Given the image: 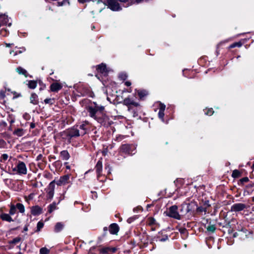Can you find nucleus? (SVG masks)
I'll return each mask as SVG.
<instances>
[{"instance_id": "f257e3e1", "label": "nucleus", "mask_w": 254, "mask_h": 254, "mask_svg": "<svg viewBox=\"0 0 254 254\" xmlns=\"http://www.w3.org/2000/svg\"><path fill=\"white\" fill-rule=\"evenodd\" d=\"M88 111L89 113L90 116L95 119L101 125L104 126L109 125L108 117L106 116H103V118H101L100 116L98 115V109H96L95 107H89L88 109Z\"/></svg>"}, {"instance_id": "f03ea898", "label": "nucleus", "mask_w": 254, "mask_h": 254, "mask_svg": "<svg viewBox=\"0 0 254 254\" xmlns=\"http://www.w3.org/2000/svg\"><path fill=\"white\" fill-rule=\"evenodd\" d=\"M166 213V215L170 217H172L178 220L182 219L181 215H180L178 212V207L177 205H175L171 206Z\"/></svg>"}, {"instance_id": "7ed1b4c3", "label": "nucleus", "mask_w": 254, "mask_h": 254, "mask_svg": "<svg viewBox=\"0 0 254 254\" xmlns=\"http://www.w3.org/2000/svg\"><path fill=\"white\" fill-rule=\"evenodd\" d=\"M19 175H25L27 174V170L25 164L22 161H19L16 167L13 169Z\"/></svg>"}, {"instance_id": "20e7f679", "label": "nucleus", "mask_w": 254, "mask_h": 254, "mask_svg": "<svg viewBox=\"0 0 254 254\" xmlns=\"http://www.w3.org/2000/svg\"><path fill=\"white\" fill-rule=\"evenodd\" d=\"M121 2H126L127 0H119ZM107 2L109 8L112 10H119L121 7L117 0H107Z\"/></svg>"}, {"instance_id": "39448f33", "label": "nucleus", "mask_w": 254, "mask_h": 254, "mask_svg": "<svg viewBox=\"0 0 254 254\" xmlns=\"http://www.w3.org/2000/svg\"><path fill=\"white\" fill-rule=\"evenodd\" d=\"M67 136L69 138L76 137L79 136H81L79 133V131L75 127H74L71 128H69L67 131Z\"/></svg>"}, {"instance_id": "423d86ee", "label": "nucleus", "mask_w": 254, "mask_h": 254, "mask_svg": "<svg viewBox=\"0 0 254 254\" xmlns=\"http://www.w3.org/2000/svg\"><path fill=\"white\" fill-rule=\"evenodd\" d=\"M181 208L180 210L181 213V217L185 216L191 210L190 204V203H183L181 205Z\"/></svg>"}, {"instance_id": "0eeeda50", "label": "nucleus", "mask_w": 254, "mask_h": 254, "mask_svg": "<svg viewBox=\"0 0 254 254\" xmlns=\"http://www.w3.org/2000/svg\"><path fill=\"white\" fill-rule=\"evenodd\" d=\"M247 208V205L242 203H235L231 207V211L235 212H239Z\"/></svg>"}, {"instance_id": "6e6552de", "label": "nucleus", "mask_w": 254, "mask_h": 254, "mask_svg": "<svg viewBox=\"0 0 254 254\" xmlns=\"http://www.w3.org/2000/svg\"><path fill=\"white\" fill-rule=\"evenodd\" d=\"M31 213L34 216L39 215L43 213V209L38 205L30 207Z\"/></svg>"}, {"instance_id": "1a4fd4ad", "label": "nucleus", "mask_w": 254, "mask_h": 254, "mask_svg": "<svg viewBox=\"0 0 254 254\" xmlns=\"http://www.w3.org/2000/svg\"><path fill=\"white\" fill-rule=\"evenodd\" d=\"M87 124L86 123H84L75 127L77 128V129L79 131V133H80L81 136L84 135L87 132Z\"/></svg>"}, {"instance_id": "9d476101", "label": "nucleus", "mask_w": 254, "mask_h": 254, "mask_svg": "<svg viewBox=\"0 0 254 254\" xmlns=\"http://www.w3.org/2000/svg\"><path fill=\"white\" fill-rule=\"evenodd\" d=\"M69 177L70 176L69 175H66L61 177L60 180L57 182V185L61 186L67 183L69 179Z\"/></svg>"}, {"instance_id": "9b49d317", "label": "nucleus", "mask_w": 254, "mask_h": 254, "mask_svg": "<svg viewBox=\"0 0 254 254\" xmlns=\"http://www.w3.org/2000/svg\"><path fill=\"white\" fill-rule=\"evenodd\" d=\"M62 87V85L58 82H54L50 86L51 90L53 92H58L61 89Z\"/></svg>"}, {"instance_id": "f8f14e48", "label": "nucleus", "mask_w": 254, "mask_h": 254, "mask_svg": "<svg viewBox=\"0 0 254 254\" xmlns=\"http://www.w3.org/2000/svg\"><path fill=\"white\" fill-rule=\"evenodd\" d=\"M95 170L98 178L101 175L102 171V162L101 159L99 160L95 166Z\"/></svg>"}, {"instance_id": "ddd939ff", "label": "nucleus", "mask_w": 254, "mask_h": 254, "mask_svg": "<svg viewBox=\"0 0 254 254\" xmlns=\"http://www.w3.org/2000/svg\"><path fill=\"white\" fill-rule=\"evenodd\" d=\"M166 108V106L160 103L159 104V111L158 113V117L160 119H162V120L163 121L164 119L163 117L164 116V111Z\"/></svg>"}, {"instance_id": "4468645a", "label": "nucleus", "mask_w": 254, "mask_h": 254, "mask_svg": "<svg viewBox=\"0 0 254 254\" xmlns=\"http://www.w3.org/2000/svg\"><path fill=\"white\" fill-rule=\"evenodd\" d=\"M0 218L3 220L8 222H13V220L11 217V215L7 213H1L0 215Z\"/></svg>"}, {"instance_id": "2eb2a0df", "label": "nucleus", "mask_w": 254, "mask_h": 254, "mask_svg": "<svg viewBox=\"0 0 254 254\" xmlns=\"http://www.w3.org/2000/svg\"><path fill=\"white\" fill-rule=\"evenodd\" d=\"M119 230L118 225L116 223L112 224L109 227V231L112 234H116Z\"/></svg>"}, {"instance_id": "dca6fc26", "label": "nucleus", "mask_w": 254, "mask_h": 254, "mask_svg": "<svg viewBox=\"0 0 254 254\" xmlns=\"http://www.w3.org/2000/svg\"><path fill=\"white\" fill-rule=\"evenodd\" d=\"M30 103L33 105H37L39 103V99L38 95L35 93H32L30 97Z\"/></svg>"}, {"instance_id": "f3484780", "label": "nucleus", "mask_w": 254, "mask_h": 254, "mask_svg": "<svg viewBox=\"0 0 254 254\" xmlns=\"http://www.w3.org/2000/svg\"><path fill=\"white\" fill-rule=\"evenodd\" d=\"M97 69L98 72L106 75L107 73L106 66L104 64H101L97 66Z\"/></svg>"}, {"instance_id": "a211bd4d", "label": "nucleus", "mask_w": 254, "mask_h": 254, "mask_svg": "<svg viewBox=\"0 0 254 254\" xmlns=\"http://www.w3.org/2000/svg\"><path fill=\"white\" fill-rule=\"evenodd\" d=\"M124 104L127 106L133 105L135 107H137L139 105L138 103L128 98H126L124 100Z\"/></svg>"}, {"instance_id": "6ab92c4d", "label": "nucleus", "mask_w": 254, "mask_h": 254, "mask_svg": "<svg viewBox=\"0 0 254 254\" xmlns=\"http://www.w3.org/2000/svg\"><path fill=\"white\" fill-rule=\"evenodd\" d=\"M132 146L129 144H124L121 147V150L122 152L131 154L130 149Z\"/></svg>"}, {"instance_id": "aec40b11", "label": "nucleus", "mask_w": 254, "mask_h": 254, "mask_svg": "<svg viewBox=\"0 0 254 254\" xmlns=\"http://www.w3.org/2000/svg\"><path fill=\"white\" fill-rule=\"evenodd\" d=\"M60 156L64 160H67L70 157V155L67 150H63L60 153Z\"/></svg>"}, {"instance_id": "412c9836", "label": "nucleus", "mask_w": 254, "mask_h": 254, "mask_svg": "<svg viewBox=\"0 0 254 254\" xmlns=\"http://www.w3.org/2000/svg\"><path fill=\"white\" fill-rule=\"evenodd\" d=\"M64 227V223L62 222H58L55 226L54 231L56 233H58L62 231Z\"/></svg>"}, {"instance_id": "4be33fe9", "label": "nucleus", "mask_w": 254, "mask_h": 254, "mask_svg": "<svg viewBox=\"0 0 254 254\" xmlns=\"http://www.w3.org/2000/svg\"><path fill=\"white\" fill-rule=\"evenodd\" d=\"M24 134V131L22 128H17L13 132V134L17 136H21Z\"/></svg>"}, {"instance_id": "5701e85b", "label": "nucleus", "mask_w": 254, "mask_h": 254, "mask_svg": "<svg viewBox=\"0 0 254 254\" xmlns=\"http://www.w3.org/2000/svg\"><path fill=\"white\" fill-rule=\"evenodd\" d=\"M57 209V203L55 202H53L48 206V212L51 213L53 211Z\"/></svg>"}, {"instance_id": "b1692460", "label": "nucleus", "mask_w": 254, "mask_h": 254, "mask_svg": "<svg viewBox=\"0 0 254 254\" xmlns=\"http://www.w3.org/2000/svg\"><path fill=\"white\" fill-rule=\"evenodd\" d=\"M37 84V81L35 80H30L28 81L27 85L29 88L34 89L36 87Z\"/></svg>"}, {"instance_id": "393cba45", "label": "nucleus", "mask_w": 254, "mask_h": 254, "mask_svg": "<svg viewBox=\"0 0 254 254\" xmlns=\"http://www.w3.org/2000/svg\"><path fill=\"white\" fill-rule=\"evenodd\" d=\"M16 71L19 74L27 76V71L22 67L19 66L16 69Z\"/></svg>"}, {"instance_id": "a878e982", "label": "nucleus", "mask_w": 254, "mask_h": 254, "mask_svg": "<svg viewBox=\"0 0 254 254\" xmlns=\"http://www.w3.org/2000/svg\"><path fill=\"white\" fill-rule=\"evenodd\" d=\"M15 206L19 212L23 213L25 212V207L22 203H18L16 204Z\"/></svg>"}, {"instance_id": "bb28decb", "label": "nucleus", "mask_w": 254, "mask_h": 254, "mask_svg": "<svg viewBox=\"0 0 254 254\" xmlns=\"http://www.w3.org/2000/svg\"><path fill=\"white\" fill-rule=\"evenodd\" d=\"M16 212V208L15 205L14 204H11L10 205V210L9 211V213L11 215H13Z\"/></svg>"}, {"instance_id": "cd10ccee", "label": "nucleus", "mask_w": 254, "mask_h": 254, "mask_svg": "<svg viewBox=\"0 0 254 254\" xmlns=\"http://www.w3.org/2000/svg\"><path fill=\"white\" fill-rule=\"evenodd\" d=\"M95 108L98 109V115L99 116H100V115H102L101 118H103V116H105L103 114V111L104 109V107L103 106H95Z\"/></svg>"}, {"instance_id": "c85d7f7f", "label": "nucleus", "mask_w": 254, "mask_h": 254, "mask_svg": "<svg viewBox=\"0 0 254 254\" xmlns=\"http://www.w3.org/2000/svg\"><path fill=\"white\" fill-rule=\"evenodd\" d=\"M111 251V248L109 247H106L101 249L100 252L103 254H108Z\"/></svg>"}, {"instance_id": "c756f323", "label": "nucleus", "mask_w": 254, "mask_h": 254, "mask_svg": "<svg viewBox=\"0 0 254 254\" xmlns=\"http://www.w3.org/2000/svg\"><path fill=\"white\" fill-rule=\"evenodd\" d=\"M9 32L7 30V29L5 28H2L0 31V34L3 36L6 37L8 35Z\"/></svg>"}, {"instance_id": "7c9ffc66", "label": "nucleus", "mask_w": 254, "mask_h": 254, "mask_svg": "<svg viewBox=\"0 0 254 254\" xmlns=\"http://www.w3.org/2000/svg\"><path fill=\"white\" fill-rule=\"evenodd\" d=\"M147 94V92L144 90H139L138 91V95L140 98H142Z\"/></svg>"}, {"instance_id": "2f4dec72", "label": "nucleus", "mask_w": 254, "mask_h": 254, "mask_svg": "<svg viewBox=\"0 0 254 254\" xmlns=\"http://www.w3.org/2000/svg\"><path fill=\"white\" fill-rule=\"evenodd\" d=\"M240 175V172L238 170H235L233 171L232 176L234 178H236L239 177Z\"/></svg>"}, {"instance_id": "473e14b6", "label": "nucleus", "mask_w": 254, "mask_h": 254, "mask_svg": "<svg viewBox=\"0 0 254 254\" xmlns=\"http://www.w3.org/2000/svg\"><path fill=\"white\" fill-rule=\"evenodd\" d=\"M55 181H53L52 182H51L50 184L48 186V188L47 189V190H53V191H54V189H55Z\"/></svg>"}, {"instance_id": "72a5a7b5", "label": "nucleus", "mask_w": 254, "mask_h": 254, "mask_svg": "<svg viewBox=\"0 0 254 254\" xmlns=\"http://www.w3.org/2000/svg\"><path fill=\"white\" fill-rule=\"evenodd\" d=\"M47 198L48 199H51L54 196V191L47 190Z\"/></svg>"}, {"instance_id": "f704fd0d", "label": "nucleus", "mask_w": 254, "mask_h": 254, "mask_svg": "<svg viewBox=\"0 0 254 254\" xmlns=\"http://www.w3.org/2000/svg\"><path fill=\"white\" fill-rule=\"evenodd\" d=\"M21 241V238L20 237H16L13 239L12 241L9 242V244L15 245L19 243Z\"/></svg>"}, {"instance_id": "c9c22d12", "label": "nucleus", "mask_w": 254, "mask_h": 254, "mask_svg": "<svg viewBox=\"0 0 254 254\" xmlns=\"http://www.w3.org/2000/svg\"><path fill=\"white\" fill-rule=\"evenodd\" d=\"M49 250L46 248H42L40 250V254H48Z\"/></svg>"}, {"instance_id": "e433bc0d", "label": "nucleus", "mask_w": 254, "mask_h": 254, "mask_svg": "<svg viewBox=\"0 0 254 254\" xmlns=\"http://www.w3.org/2000/svg\"><path fill=\"white\" fill-rule=\"evenodd\" d=\"M207 230L208 231L214 232L216 230V227L214 225H209L207 227Z\"/></svg>"}, {"instance_id": "4c0bfd02", "label": "nucleus", "mask_w": 254, "mask_h": 254, "mask_svg": "<svg viewBox=\"0 0 254 254\" xmlns=\"http://www.w3.org/2000/svg\"><path fill=\"white\" fill-rule=\"evenodd\" d=\"M44 102L45 104H49L50 105H52L54 104V99L51 98H47L44 100Z\"/></svg>"}, {"instance_id": "58836bf2", "label": "nucleus", "mask_w": 254, "mask_h": 254, "mask_svg": "<svg viewBox=\"0 0 254 254\" xmlns=\"http://www.w3.org/2000/svg\"><path fill=\"white\" fill-rule=\"evenodd\" d=\"M44 226V224L43 222H41V221H39L38 223H37V231H40V230Z\"/></svg>"}, {"instance_id": "ea45409f", "label": "nucleus", "mask_w": 254, "mask_h": 254, "mask_svg": "<svg viewBox=\"0 0 254 254\" xmlns=\"http://www.w3.org/2000/svg\"><path fill=\"white\" fill-rule=\"evenodd\" d=\"M242 46V43L240 42H236L235 43H233V44L231 45L230 46V48H233L236 47H240Z\"/></svg>"}, {"instance_id": "a19ab883", "label": "nucleus", "mask_w": 254, "mask_h": 254, "mask_svg": "<svg viewBox=\"0 0 254 254\" xmlns=\"http://www.w3.org/2000/svg\"><path fill=\"white\" fill-rule=\"evenodd\" d=\"M8 156L6 154H3L1 156L0 161L4 162L8 159Z\"/></svg>"}, {"instance_id": "79ce46f5", "label": "nucleus", "mask_w": 254, "mask_h": 254, "mask_svg": "<svg viewBox=\"0 0 254 254\" xmlns=\"http://www.w3.org/2000/svg\"><path fill=\"white\" fill-rule=\"evenodd\" d=\"M155 222V220L153 218H149L148 219L147 223L149 225L154 224Z\"/></svg>"}, {"instance_id": "37998d69", "label": "nucleus", "mask_w": 254, "mask_h": 254, "mask_svg": "<svg viewBox=\"0 0 254 254\" xmlns=\"http://www.w3.org/2000/svg\"><path fill=\"white\" fill-rule=\"evenodd\" d=\"M214 113L212 109H209L207 110V111L205 113V114L208 116H211Z\"/></svg>"}, {"instance_id": "c03bdc74", "label": "nucleus", "mask_w": 254, "mask_h": 254, "mask_svg": "<svg viewBox=\"0 0 254 254\" xmlns=\"http://www.w3.org/2000/svg\"><path fill=\"white\" fill-rule=\"evenodd\" d=\"M249 181V179L248 177H244L240 180V182L242 184H243L246 182H248Z\"/></svg>"}, {"instance_id": "a18cd8bd", "label": "nucleus", "mask_w": 254, "mask_h": 254, "mask_svg": "<svg viewBox=\"0 0 254 254\" xmlns=\"http://www.w3.org/2000/svg\"><path fill=\"white\" fill-rule=\"evenodd\" d=\"M120 78L123 80H125L127 78V75L126 73H121L120 75Z\"/></svg>"}, {"instance_id": "49530a36", "label": "nucleus", "mask_w": 254, "mask_h": 254, "mask_svg": "<svg viewBox=\"0 0 254 254\" xmlns=\"http://www.w3.org/2000/svg\"><path fill=\"white\" fill-rule=\"evenodd\" d=\"M7 120L9 121L10 125H12L13 123L15 122V119L10 116L9 117V119H8Z\"/></svg>"}, {"instance_id": "de8ad7c7", "label": "nucleus", "mask_w": 254, "mask_h": 254, "mask_svg": "<svg viewBox=\"0 0 254 254\" xmlns=\"http://www.w3.org/2000/svg\"><path fill=\"white\" fill-rule=\"evenodd\" d=\"M168 239V237L167 235L163 236V237L160 239V241L161 242L166 241Z\"/></svg>"}, {"instance_id": "09e8293b", "label": "nucleus", "mask_w": 254, "mask_h": 254, "mask_svg": "<svg viewBox=\"0 0 254 254\" xmlns=\"http://www.w3.org/2000/svg\"><path fill=\"white\" fill-rule=\"evenodd\" d=\"M134 219L135 217H130L127 219V221L128 223H130L134 220Z\"/></svg>"}, {"instance_id": "8fccbe9b", "label": "nucleus", "mask_w": 254, "mask_h": 254, "mask_svg": "<svg viewBox=\"0 0 254 254\" xmlns=\"http://www.w3.org/2000/svg\"><path fill=\"white\" fill-rule=\"evenodd\" d=\"M254 183H251L250 184H248L246 187L248 188V189H250V188H252L253 187H254Z\"/></svg>"}, {"instance_id": "3c124183", "label": "nucleus", "mask_w": 254, "mask_h": 254, "mask_svg": "<svg viewBox=\"0 0 254 254\" xmlns=\"http://www.w3.org/2000/svg\"><path fill=\"white\" fill-rule=\"evenodd\" d=\"M91 0H78V2L80 3H83L84 2H88Z\"/></svg>"}, {"instance_id": "603ef678", "label": "nucleus", "mask_w": 254, "mask_h": 254, "mask_svg": "<svg viewBox=\"0 0 254 254\" xmlns=\"http://www.w3.org/2000/svg\"><path fill=\"white\" fill-rule=\"evenodd\" d=\"M125 84L127 86H129L130 85H131V82H129V81H126L125 83Z\"/></svg>"}, {"instance_id": "864d4df0", "label": "nucleus", "mask_w": 254, "mask_h": 254, "mask_svg": "<svg viewBox=\"0 0 254 254\" xmlns=\"http://www.w3.org/2000/svg\"><path fill=\"white\" fill-rule=\"evenodd\" d=\"M111 248V251H110V252L114 253L116 251V249L115 248Z\"/></svg>"}, {"instance_id": "5fc2aeb1", "label": "nucleus", "mask_w": 254, "mask_h": 254, "mask_svg": "<svg viewBox=\"0 0 254 254\" xmlns=\"http://www.w3.org/2000/svg\"><path fill=\"white\" fill-rule=\"evenodd\" d=\"M140 209V207H137L136 208H135L133 209V211L135 212L136 210H137L138 209Z\"/></svg>"}, {"instance_id": "6e6d98bb", "label": "nucleus", "mask_w": 254, "mask_h": 254, "mask_svg": "<svg viewBox=\"0 0 254 254\" xmlns=\"http://www.w3.org/2000/svg\"><path fill=\"white\" fill-rule=\"evenodd\" d=\"M30 127L32 128H34L35 127V124L33 123H31L30 125Z\"/></svg>"}, {"instance_id": "4d7b16f0", "label": "nucleus", "mask_w": 254, "mask_h": 254, "mask_svg": "<svg viewBox=\"0 0 254 254\" xmlns=\"http://www.w3.org/2000/svg\"><path fill=\"white\" fill-rule=\"evenodd\" d=\"M28 230V228L27 226H25L24 228V231H27Z\"/></svg>"}, {"instance_id": "13d9d810", "label": "nucleus", "mask_w": 254, "mask_h": 254, "mask_svg": "<svg viewBox=\"0 0 254 254\" xmlns=\"http://www.w3.org/2000/svg\"><path fill=\"white\" fill-rule=\"evenodd\" d=\"M12 53H13L14 55H17V53L14 52V51H12L10 52V54H12Z\"/></svg>"}, {"instance_id": "bf43d9fd", "label": "nucleus", "mask_w": 254, "mask_h": 254, "mask_svg": "<svg viewBox=\"0 0 254 254\" xmlns=\"http://www.w3.org/2000/svg\"><path fill=\"white\" fill-rule=\"evenodd\" d=\"M6 45V46L7 47H9L10 46V44H5Z\"/></svg>"}, {"instance_id": "052dcab7", "label": "nucleus", "mask_w": 254, "mask_h": 254, "mask_svg": "<svg viewBox=\"0 0 254 254\" xmlns=\"http://www.w3.org/2000/svg\"><path fill=\"white\" fill-rule=\"evenodd\" d=\"M252 201L254 202V196L252 197Z\"/></svg>"}, {"instance_id": "680f3d73", "label": "nucleus", "mask_w": 254, "mask_h": 254, "mask_svg": "<svg viewBox=\"0 0 254 254\" xmlns=\"http://www.w3.org/2000/svg\"><path fill=\"white\" fill-rule=\"evenodd\" d=\"M128 111H130L131 110V108L130 107V106L128 107Z\"/></svg>"}, {"instance_id": "e2e57ef3", "label": "nucleus", "mask_w": 254, "mask_h": 254, "mask_svg": "<svg viewBox=\"0 0 254 254\" xmlns=\"http://www.w3.org/2000/svg\"><path fill=\"white\" fill-rule=\"evenodd\" d=\"M107 229H107V227H105V228H104V231H107Z\"/></svg>"}, {"instance_id": "0e129e2a", "label": "nucleus", "mask_w": 254, "mask_h": 254, "mask_svg": "<svg viewBox=\"0 0 254 254\" xmlns=\"http://www.w3.org/2000/svg\"><path fill=\"white\" fill-rule=\"evenodd\" d=\"M252 210L254 211V206L252 208Z\"/></svg>"}, {"instance_id": "69168bd1", "label": "nucleus", "mask_w": 254, "mask_h": 254, "mask_svg": "<svg viewBox=\"0 0 254 254\" xmlns=\"http://www.w3.org/2000/svg\"><path fill=\"white\" fill-rule=\"evenodd\" d=\"M128 5H129L128 4H127V5H125V6H126V7H127V6H128Z\"/></svg>"}, {"instance_id": "338daca9", "label": "nucleus", "mask_w": 254, "mask_h": 254, "mask_svg": "<svg viewBox=\"0 0 254 254\" xmlns=\"http://www.w3.org/2000/svg\"><path fill=\"white\" fill-rule=\"evenodd\" d=\"M94 28H95V27L93 26L92 27V29H93Z\"/></svg>"}, {"instance_id": "774afa93", "label": "nucleus", "mask_w": 254, "mask_h": 254, "mask_svg": "<svg viewBox=\"0 0 254 254\" xmlns=\"http://www.w3.org/2000/svg\"><path fill=\"white\" fill-rule=\"evenodd\" d=\"M18 53H21V52L20 51H19L18 52Z\"/></svg>"}]
</instances>
